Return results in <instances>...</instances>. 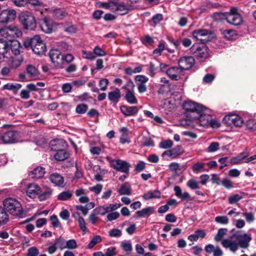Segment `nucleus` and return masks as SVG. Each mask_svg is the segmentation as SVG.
<instances>
[{
    "mask_svg": "<svg viewBox=\"0 0 256 256\" xmlns=\"http://www.w3.org/2000/svg\"><path fill=\"white\" fill-rule=\"evenodd\" d=\"M186 117L191 120H196L203 127L209 126L211 114L205 106L192 101H187L183 104Z\"/></svg>",
    "mask_w": 256,
    "mask_h": 256,
    "instance_id": "f257e3e1",
    "label": "nucleus"
},
{
    "mask_svg": "<svg viewBox=\"0 0 256 256\" xmlns=\"http://www.w3.org/2000/svg\"><path fill=\"white\" fill-rule=\"evenodd\" d=\"M4 209L11 214L22 218L24 213L20 202L14 198H8L4 201Z\"/></svg>",
    "mask_w": 256,
    "mask_h": 256,
    "instance_id": "f03ea898",
    "label": "nucleus"
},
{
    "mask_svg": "<svg viewBox=\"0 0 256 256\" xmlns=\"http://www.w3.org/2000/svg\"><path fill=\"white\" fill-rule=\"evenodd\" d=\"M100 5L104 8L117 12L118 14L119 15L126 14L129 10L134 8L130 6L125 5L122 2L119 4L117 1H109L108 2H100Z\"/></svg>",
    "mask_w": 256,
    "mask_h": 256,
    "instance_id": "7ed1b4c3",
    "label": "nucleus"
},
{
    "mask_svg": "<svg viewBox=\"0 0 256 256\" xmlns=\"http://www.w3.org/2000/svg\"><path fill=\"white\" fill-rule=\"evenodd\" d=\"M0 34L2 36L6 38L10 42L12 39L18 38L22 36L21 30L15 26H10L0 29Z\"/></svg>",
    "mask_w": 256,
    "mask_h": 256,
    "instance_id": "20e7f679",
    "label": "nucleus"
},
{
    "mask_svg": "<svg viewBox=\"0 0 256 256\" xmlns=\"http://www.w3.org/2000/svg\"><path fill=\"white\" fill-rule=\"evenodd\" d=\"M19 20L26 29L34 30L36 27V20L30 14L22 12L19 16Z\"/></svg>",
    "mask_w": 256,
    "mask_h": 256,
    "instance_id": "39448f33",
    "label": "nucleus"
},
{
    "mask_svg": "<svg viewBox=\"0 0 256 256\" xmlns=\"http://www.w3.org/2000/svg\"><path fill=\"white\" fill-rule=\"evenodd\" d=\"M212 34L211 30L202 28L196 30L192 32L194 38L202 44L210 41Z\"/></svg>",
    "mask_w": 256,
    "mask_h": 256,
    "instance_id": "423d86ee",
    "label": "nucleus"
},
{
    "mask_svg": "<svg viewBox=\"0 0 256 256\" xmlns=\"http://www.w3.org/2000/svg\"><path fill=\"white\" fill-rule=\"evenodd\" d=\"M16 16V12L14 10L6 9L0 12V25H4L14 20Z\"/></svg>",
    "mask_w": 256,
    "mask_h": 256,
    "instance_id": "0eeeda50",
    "label": "nucleus"
},
{
    "mask_svg": "<svg viewBox=\"0 0 256 256\" xmlns=\"http://www.w3.org/2000/svg\"><path fill=\"white\" fill-rule=\"evenodd\" d=\"M20 138L19 132L14 130H8L0 134V142L4 144H12L17 142Z\"/></svg>",
    "mask_w": 256,
    "mask_h": 256,
    "instance_id": "6e6552de",
    "label": "nucleus"
},
{
    "mask_svg": "<svg viewBox=\"0 0 256 256\" xmlns=\"http://www.w3.org/2000/svg\"><path fill=\"white\" fill-rule=\"evenodd\" d=\"M110 162L111 166L114 170L125 174H128L130 165L128 162L120 160H111Z\"/></svg>",
    "mask_w": 256,
    "mask_h": 256,
    "instance_id": "1a4fd4ad",
    "label": "nucleus"
},
{
    "mask_svg": "<svg viewBox=\"0 0 256 256\" xmlns=\"http://www.w3.org/2000/svg\"><path fill=\"white\" fill-rule=\"evenodd\" d=\"M49 56L52 62L56 68H63L64 56L62 54L61 52L58 49L50 50L49 52Z\"/></svg>",
    "mask_w": 256,
    "mask_h": 256,
    "instance_id": "9d476101",
    "label": "nucleus"
},
{
    "mask_svg": "<svg viewBox=\"0 0 256 256\" xmlns=\"http://www.w3.org/2000/svg\"><path fill=\"white\" fill-rule=\"evenodd\" d=\"M46 48L45 43L39 36H34L32 50L36 54H43L46 52Z\"/></svg>",
    "mask_w": 256,
    "mask_h": 256,
    "instance_id": "9b49d317",
    "label": "nucleus"
},
{
    "mask_svg": "<svg viewBox=\"0 0 256 256\" xmlns=\"http://www.w3.org/2000/svg\"><path fill=\"white\" fill-rule=\"evenodd\" d=\"M226 19L228 22L234 26H238L242 22V18L237 12L236 8H232L230 10V12L226 14Z\"/></svg>",
    "mask_w": 256,
    "mask_h": 256,
    "instance_id": "f8f14e48",
    "label": "nucleus"
},
{
    "mask_svg": "<svg viewBox=\"0 0 256 256\" xmlns=\"http://www.w3.org/2000/svg\"><path fill=\"white\" fill-rule=\"evenodd\" d=\"M190 52L196 56L200 58H206L208 57V48L206 46H199L198 44H194L190 48Z\"/></svg>",
    "mask_w": 256,
    "mask_h": 256,
    "instance_id": "ddd939ff",
    "label": "nucleus"
},
{
    "mask_svg": "<svg viewBox=\"0 0 256 256\" xmlns=\"http://www.w3.org/2000/svg\"><path fill=\"white\" fill-rule=\"evenodd\" d=\"M195 60L192 56H187L181 58L178 62V66L184 72L190 69L194 64Z\"/></svg>",
    "mask_w": 256,
    "mask_h": 256,
    "instance_id": "4468645a",
    "label": "nucleus"
},
{
    "mask_svg": "<svg viewBox=\"0 0 256 256\" xmlns=\"http://www.w3.org/2000/svg\"><path fill=\"white\" fill-rule=\"evenodd\" d=\"M134 80L138 86V92L140 94L145 92L147 90V88L146 85L148 78L144 75H137L134 78Z\"/></svg>",
    "mask_w": 256,
    "mask_h": 256,
    "instance_id": "2eb2a0df",
    "label": "nucleus"
},
{
    "mask_svg": "<svg viewBox=\"0 0 256 256\" xmlns=\"http://www.w3.org/2000/svg\"><path fill=\"white\" fill-rule=\"evenodd\" d=\"M166 74L172 80H178L184 74V72L178 66H172L166 70Z\"/></svg>",
    "mask_w": 256,
    "mask_h": 256,
    "instance_id": "dca6fc26",
    "label": "nucleus"
},
{
    "mask_svg": "<svg viewBox=\"0 0 256 256\" xmlns=\"http://www.w3.org/2000/svg\"><path fill=\"white\" fill-rule=\"evenodd\" d=\"M235 236L240 248H246L249 246V242L252 240L250 236L246 234H236Z\"/></svg>",
    "mask_w": 256,
    "mask_h": 256,
    "instance_id": "f3484780",
    "label": "nucleus"
},
{
    "mask_svg": "<svg viewBox=\"0 0 256 256\" xmlns=\"http://www.w3.org/2000/svg\"><path fill=\"white\" fill-rule=\"evenodd\" d=\"M10 56L9 44L6 40L0 39V60L8 58Z\"/></svg>",
    "mask_w": 256,
    "mask_h": 256,
    "instance_id": "a211bd4d",
    "label": "nucleus"
},
{
    "mask_svg": "<svg viewBox=\"0 0 256 256\" xmlns=\"http://www.w3.org/2000/svg\"><path fill=\"white\" fill-rule=\"evenodd\" d=\"M224 120L228 125L233 124L236 126H240L244 122L242 118L237 115L226 116L224 118Z\"/></svg>",
    "mask_w": 256,
    "mask_h": 256,
    "instance_id": "6ab92c4d",
    "label": "nucleus"
},
{
    "mask_svg": "<svg viewBox=\"0 0 256 256\" xmlns=\"http://www.w3.org/2000/svg\"><path fill=\"white\" fill-rule=\"evenodd\" d=\"M40 186L34 183L29 184L26 188V194L31 198H34L36 196H38L40 194Z\"/></svg>",
    "mask_w": 256,
    "mask_h": 256,
    "instance_id": "aec40b11",
    "label": "nucleus"
},
{
    "mask_svg": "<svg viewBox=\"0 0 256 256\" xmlns=\"http://www.w3.org/2000/svg\"><path fill=\"white\" fill-rule=\"evenodd\" d=\"M42 30L46 33H51L53 30L52 22L48 18L45 17L40 22Z\"/></svg>",
    "mask_w": 256,
    "mask_h": 256,
    "instance_id": "412c9836",
    "label": "nucleus"
},
{
    "mask_svg": "<svg viewBox=\"0 0 256 256\" xmlns=\"http://www.w3.org/2000/svg\"><path fill=\"white\" fill-rule=\"evenodd\" d=\"M120 110L125 116H134L138 112V109L136 106H129L124 105L120 107Z\"/></svg>",
    "mask_w": 256,
    "mask_h": 256,
    "instance_id": "4be33fe9",
    "label": "nucleus"
},
{
    "mask_svg": "<svg viewBox=\"0 0 256 256\" xmlns=\"http://www.w3.org/2000/svg\"><path fill=\"white\" fill-rule=\"evenodd\" d=\"M50 181L55 186H62L64 182V178L58 173H54L50 176Z\"/></svg>",
    "mask_w": 256,
    "mask_h": 256,
    "instance_id": "5701e85b",
    "label": "nucleus"
},
{
    "mask_svg": "<svg viewBox=\"0 0 256 256\" xmlns=\"http://www.w3.org/2000/svg\"><path fill=\"white\" fill-rule=\"evenodd\" d=\"M45 173L44 168L41 166H38L30 172L29 176L32 178L38 179L42 178Z\"/></svg>",
    "mask_w": 256,
    "mask_h": 256,
    "instance_id": "b1692460",
    "label": "nucleus"
},
{
    "mask_svg": "<svg viewBox=\"0 0 256 256\" xmlns=\"http://www.w3.org/2000/svg\"><path fill=\"white\" fill-rule=\"evenodd\" d=\"M56 152L54 154V158L58 161H62L69 156V154L63 148H54Z\"/></svg>",
    "mask_w": 256,
    "mask_h": 256,
    "instance_id": "393cba45",
    "label": "nucleus"
},
{
    "mask_svg": "<svg viewBox=\"0 0 256 256\" xmlns=\"http://www.w3.org/2000/svg\"><path fill=\"white\" fill-rule=\"evenodd\" d=\"M28 5V8L30 10L39 11L41 14L44 8V6L40 1H30Z\"/></svg>",
    "mask_w": 256,
    "mask_h": 256,
    "instance_id": "a878e982",
    "label": "nucleus"
},
{
    "mask_svg": "<svg viewBox=\"0 0 256 256\" xmlns=\"http://www.w3.org/2000/svg\"><path fill=\"white\" fill-rule=\"evenodd\" d=\"M10 43L9 44L10 51L15 55L17 56L20 54V49L21 48V45L20 42L16 40H14L10 41Z\"/></svg>",
    "mask_w": 256,
    "mask_h": 256,
    "instance_id": "bb28decb",
    "label": "nucleus"
},
{
    "mask_svg": "<svg viewBox=\"0 0 256 256\" xmlns=\"http://www.w3.org/2000/svg\"><path fill=\"white\" fill-rule=\"evenodd\" d=\"M248 156V154L246 152L240 153L237 156L232 158L230 162L233 164H242L244 160Z\"/></svg>",
    "mask_w": 256,
    "mask_h": 256,
    "instance_id": "cd10ccee",
    "label": "nucleus"
},
{
    "mask_svg": "<svg viewBox=\"0 0 256 256\" xmlns=\"http://www.w3.org/2000/svg\"><path fill=\"white\" fill-rule=\"evenodd\" d=\"M120 98V90L118 88H116L114 91L108 93V98L112 102L117 103Z\"/></svg>",
    "mask_w": 256,
    "mask_h": 256,
    "instance_id": "c85d7f7f",
    "label": "nucleus"
},
{
    "mask_svg": "<svg viewBox=\"0 0 256 256\" xmlns=\"http://www.w3.org/2000/svg\"><path fill=\"white\" fill-rule=\"evenodd\" d=\"M154 208L153 206H148L137 211L136 214L139 217H148L154 212Z\"/></svg>",
    "mask_w": 256,
    "mask_h": 256,
    "instance_id": "c756f323",
    "label": "nucleus"
},
{
    "mask_svg": "<svg viewBox=\"0 0 256 256\" xmlns=\"http://www.w3.org/2000/svg\"><path fill=\"white\" fill-rule=\"evenodd\" d=\"M124 98L130 104H136L138 100L135 96L134 90L126 92Z\"/></svg>",
    "mask_w": 256,
    "mask_h": 256,
    "instance_id": "7c9ffc66",
    "label": "nucleus"
},
{
    "mask_svg": "<svg viewBox=\"0 0 256 256\" xmlns=\"http://www.w3.org/2000/svg\"><path fill=\"white\" fill-rule=\"evenodd\" d=\"M26 72L27 74L32 78H36L40 74L38 68L32 64H29L26 66Z\"/></svg>",
    "mask_w": 256,
    "mask_h": 256,
    "instance_id": "2f4dec72",
    "label": "nucleus"
},
{
    "mask_svg": "<svg viewBox=\"0 0 256 256\" xmlns=\"http://www.w3.org/2000/svg\"><path fill=\"white\" fill-rule=\"evenodd\" d=\"M160 196V192L158 190H150L145 193L143 198L145 200H148L152 198H159Z\"/></svg>",
    "mask_w": 256,
    "mask_h": 256,
    "instance_id": "473e14b6",
    "label": "nucleus"
},
{
    "mask_svg": "<svg viewBox=\"0 0 256 256\" xmlns=\"http://www.w3.org/2000/svg\"><path fill=\"white\" fill-rule=\"evenodd\" d=\"M21 87L22 84H20L8 83L4 86L3 89L12 90L14 94H16Z\"/></svg>",
    "mask_w": 256,
    "mask_h": 256,
    "instance_id": "72a5a7b5",
    "label": "nucleus"
},
{
    "mask_svg": "<svg viewBox=\"0 0 256 256\" xmlns=\"http://www.w3.org/2000/svg\"><path fill=\"white\" fill-rule=\"evenodd\" d=\"M40 194H38V198L40 200H44L49 198L52 194V190L49 188H40Z\"/></svg>",
    "mask_w": 256,
    "mask_h": 256,
    "instance_id": "f704fd0d",
    "label": "nucleus"
},
{
    "mask_svg": "<svg viewBox=\"0 0 256 256\" xmlns=\"http://www.w3.org/2000/svg\"><path fill=\"white\" fill-rule=\"evenodd\" d=\"M9 220L8 215L6 210L0 206V225L6 224Z\"/></svg>",
    "mask_w": 256,
    "mask_h": 256,
    "instance_id": "c9c22d12",
    "label": "nucleus"
},
{
    "mask_svg": "<svg viewBox=\"0 0 256 256\" xmlns=\"http://www.w3.org/2000/svg\"><path fill=\"white\" fill-rule=\"evenodd\" d=\"M52 12L54 16L58 20H62L67 15L66 12L60 8L54 9Z\"/></svg>",
    "mask_w": 256,
    "mask_h": 256,
    "instance_id": "e433bc0d",
    "label": "nucleus"
},
{
    "mask_svg": "<svg viewBox=\"0 0 256 256\" xmlns=\"http://www.w3.org/2000/svg\"><path fill=\"white\" fill-rule=\"evenodd\" d=\"M204 166L205 164L198 162L194 164L192 167V170L194 172L198 174L200 172L206 170Z\"/></svg>",
    "mask_w": 256,
    "mask_h": 256,
    "instance_id": "4c0bfd02",
    "label": "nucleus"
},
{
    "mask_svg": "<svg viewBox=\"0 0 256 256\" xmlns=\"http://www.w3.org/2000/svg\"><path fill=\"white\" fill-rule=\"evenodd\" d=\"M163 18L162 15L160 14H156L153 16L152 19L149 20L150 24L152 26H156Z\"/></svg>",
    "mask_w": 256,
    "mask_h": 256,
    "instance_id": "58836bf2",
    "label": "nucleus"
},
{
    "mask_svg": "<svg viewBox=\"0 0 256 256\" xmlns=\"http://www.w3.org/2000/svg\"><path fill=\"white\" fill-rule=\"evenodd\" d=\"M141 144L144 146H154V142L150 136H144L142 138Z\"/></svg>",
    "mask_w": 256,
    "mask_h": 256,
    "instance_id": "ea45409f",
    "label": "nucleus"
},
{
    "mask_svg": "<svg viewBox=\"0 0 256 256\" xmlns=\"http://www.w3.org/2000/svg\"><path fill=\"white\" fill-rule=\"evenodd\" d=\"M118 192L120 195H130L132 194L131 188L130 186H127L126 184L121 186L119 189Z\"/></svg>",
    "mask_w": 256,
    "mask_h": 256,
    "instance_id": "a19ab883",
    "label": "nucleus"
},
{
    "mask_svg": "<svg viewBox=\"0 0 256 256\" xmlns=\"http://www.w3.org/2000/svg\"><path fill=\"white\" fill-rule=\"evenodd\" d=\"M54 244L60 250H62L66 248V241L61 236L56 239Z\"/></svg>",
    "mask_w": 256,
    "mask_h": 256,
    "instance_id": "79ce46f5",
    "label": "nucleus"
},
{
    "mask_svg": "<svg viewBox=\"0 0 256 256\" xmlns=\"http://www.w3.org/2000/svg\"><path fill=\"white\" fill-rule=\"evenodd\" d=\"M222 33L224 37L229 40L234 38L236 35V31L232 30H224Z\"/></svg>",
    "mask_w": 256,
    "mask_h": 256,
    "instance_id": "37998d69",
    "label": "nucleus"
},
{
    "mask_svg": "<svg viewBox=\"0 0 256 256\" xmlns=\"http://www.w3.org/2000/svg\"><path fill=\"white\" fill-rule=\"evenodd\" d=\"M72 196V192L69 191H64L60 192L58 197V200H66L70 198Z\"/></svg>",
    "mask_w": 256,
    "mask_h": 256,
    "instance_id": "c03bdc74",
    "label": "nucleus"
},
{
    "mask_svg": "<svg viewBox=\"0 0 256 256\" xmlns=\"http://www.w3.org/2000/svg\"><path fill=\"white\" fill-rule=\"evenodd\" d=\"M22 60L23 58L22 57L13 58L10 65L12 68H16L21 64Z\"/></svg>",
    "mask_w": 256,
    "mask_h": 256,
    "instance_id": "a18cd8bd",
    "label": "nucleus"
},
{
    "mask_svg": "<svg viewBox=\"0 0 256 256\" xmlns=\"http://www.w3.org/2000/svg\"><path fill=\"white\" fill-rule=\"evenodd\" d=\"M104 206L106 214L112 212L120 208V204L116 203L114 204H109L108 206Z\"/></svg>",
    "mask_w": 256,
    "mask_h": 256,
    "instance_id": "49530a36",
    "label": "nucleus"
},
{
    "mask_svg": "<svg viewBox=\"0 0 256 256\" xmlns=\"http://www.w3.org/2000/svg\"><path fill=\"white\" fill-rule=\"evenodd\" d=\"M246 126L247 129L251 130H256V120L250 119L246 121Z\"/></svg>",
    "mask_w": 256,
    "mask_h": 256,
    "instance_id": "de8ad7c7",
    "label": "nucleus"
},
{
    "mask_svg": "<svg viewBox=\"0 0 256 256\" xmlns=\"http://www.w3.org/2000/svg\"><path fill=\"white\" fill-rule=\"evenodd\" d=\"M102 241V238L99 236H95L92 239L90 242L88 244V248H92L96 244Z\"/></svg>",
    "mask_w": 256,
    "mask_h": 256,
    "instance_id": "09e8293b",
    "label": "nucleus"
},
{
    "mask_svg": "<svg viewBox=\"0 0 256 256\" xmlns=\"http://www.w3.org/2000/svg\"><path fill=\"white\" fill-rule=\"evenodd\" d=\"M88 108V106L86 104H78L76 108V112L78 114H84Z\"/></svg>",
    "mask_w": 256,
    "mask_h": 256,
    "instance_id": "8fccbe9b",
    "label": "nucleus"
},
{
    "mask_svg": "<svg viewBox=\"0 0 256 256\" xmlns=\"http://www.w3.org/2000/svg\"><path fill=\"white\" fill-rule=\"evenodd\" d=\"M77 247V243L75 240L71 239L66 241V248L73 250L76 249Z\"/></svg>",
    "mask_w": 256,
    "mask_h": 256,
    "instance_id": "3c124183",
    "label": "nucleus"
},
{
    "mask_svg": "<svg viewBox=\"0 0 256 256\" xmlns=\"http://www.w3.org/2000/svg\"><path fill=\"white\" fill-rule=\"evenodd\" d=\"M199 183L194 179H190L188 182L187 186L192 190L198 189L200 188Z\"/></svg>",
    "mask_w": 256,
    "mask_h": 256,
    "instance_id": "603ef678",
    "label": "nucleus"
},
{
    "mask_svg": "<svg viewBox=\"0 0 256 256\" xmlns=\"http://www.w3.org/2000/svg\"><path fill=\"white\" fill-rule=\"evenodd\" d=\"M242 198V196H240L238 194H234L232 196H230L228 198V202L230 204H234L236 202L240 201Z\"/></svg>",
    "mask_w": 256,
    "mask_h": 256,
    "instance_id": "864d4df0",
    "label": "nucleus"
},
{
    "mask_svg": "<svg viewBox=\"0 0 256 256\" xmlns=\"http://www.w3.org/2000/svg\"><path fill=\"white\" fill-rule=\"evenodd\" d=\"M134 84L132 81L130 80H128L126 84L122 86V88L125 90L126 92L133 91L134 90Z\"/></svg>",
    "mask_w": 256,
    "mask_h": 256,
    "instance_id": "5fc2aeb1",
    "label": "nucleus"
},
{
    "mask_svg": "<svg viewBox=\"0 0 256 256\" xmlns=\"http://www.w3.org/2000/svg\"><path fill=\"white\" fill-rule=\"evenodd\" d=\"M220 144L218 142H213L207 148V152H213L218 150Z\"/></svg>",
    "mask_w": 256,
    "mask_h": 256,
    "instance_id": "6e6d98bb",
    "label": "nucleus"
},
{
    "mask_svg": "<svg viewBox=\"0 0 256 256\" xmlns=\"http://www.w3.org/2000/svg\"><path fill=\"white\" fill-rule=\"evenodd\" d=\"M226 228H220L218 230V233L214 236V240L216 242H219L222 240L223 236L226 232Z\"/></svg>",
    "mask_w": 256,
    "mask_h": 256,
    "instance_id": "4d7b16f0",
    "label": "nucleus"
},
{
    "mask_svg": "<svg viewBox=\"0 0 256 256\" xmlns=\"http://www.w3.org/2000/svg\"><path fill=\"white\" fill-rule=\"evenodd\" d=\"M242 215L244 216L246 222L248 223H252L255 220L254 214L252 212L242 213Z\"/></svg>",
    "mask_w": 256,
    "mask_h": 256,
    "instance_id": "13d9d810",
    "label": "nucleus"
},
{
    "mask_svg": "<svg viewBox=\"0 0 256 256\" xmlns=\"http://www.w3.org/2000/svg\"><path fill=\"white\" fill-rule=\"evenodd\" d=\"M116 248L115 247L110 246L106 250L104 256H116Z\"/></svg>",
    "mask_w": 256,
    "mask_h": 256,
    "instance_id": "bf43d9fd",
    "label": "nucleus"
},
{
    "mask_svg": "<svg viewBox=\"0 0 256 256\" xmlns=\"http://www.w3.org/2000/svg\"><path fill=\"white\" fill-rule=\"evenodd\" d=\"M215 221L220 224H226L228 222V218L226 216H218L215 218Z\"/></svg>",
    "mask_w": 256,
    "mask_h": 256,
    "instance_id": "052dcab7",
    "label": "nucleus"
},
{
    "mask_svg": "<svg viewBox=\"0 0 256 256\" xmlns=\"http://www.w3.org/2000/svg\"><path fill=\"white\" fill-rule=\"evenodd\" d=\"M173 154V158L177 157L182 152V148L180 146H178L174 148L171 149Z\"/></svg>",
    "mask_w": 256,
    "mask_h": 256,
    "instance_id": "680f3d73",
    "label": "nucleus"
},
{
    "mask_svg": "<svg viewBox=\"0 0 256 256\" xmlns=\"http://www.w3.org/2000/svg\"><path fill=\"white\" fill-rule=\"evenodd\" d=\"M110 237H120L122 235V232L118 228H113L108 232Z\"/></svg>",
    "mask_w": 256,
    "mask_h": 256,
    "instance_id": "e2e57ef3",
    "label": "nucleus"
},
{
    "mask_svg": "<svg viewBox=\"0 0 256 256\" xmlns=\"http://www.w3.org/2000/svg\"><path fill=\"white\" fill-rule=\"evenodd\" d=\"M120 216V214L118 212H112L109 213L107 216V220L108 221H112L113 220H115L117 219Z\"/></svg>",
    "mask_w": 256,
    "mask_h": 256,
    "instance_id": "0e129e2a",
    "label": "nucleus"
},
{
    "mask_svg": "<svg viewBox=\"0 0 256 256\" xmlns=\"http://www.w3.org/2000/svg\"><path fill=\"white\" fill-rule=\"evenodd\" d=\"M77 220H78V221L79 224V226H80V229L83 232L86 233L87 232V229H86V223H85L84 219L82 217L79 216Z\"/></svg>",
    "mask_w": 256,
    "mask_h": 256,
    "instance_id": "69168bd1",
    "label": "nucleus"
},
{
    "mask_svg": "<svg viewBox=\"0 0 256 256\" xmlns=\"http://www.w3.org/2000/svg\"><path fill=\"white\" fill-rule=\"evenodd\" d=\"M121 246L122 249L128 253L130 252L132 250V245L129 242H122Z\"/></svg>",
    "mask_w": 256,
    "mask_h": 256,
    "instance_id": "338daca9",
    "label": "nucleus"
},
{
    "mask_svg": "<svg viewBox=\"0 0 256 256\" xmlns=\"http://www.w3.org/2000/svg\"><path fill=\"white\" fill-rule=\"evenodd\" d=\"M39 254L38 250L36 247L32 246L28 248V256H37Z\"/></svg>",
    "mask_w": 256,
    "mask_h": 256,
    "instance_id": "774afa93",
    "label": "nucleus"
}]
</instances>
